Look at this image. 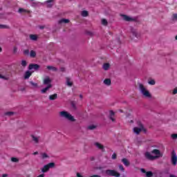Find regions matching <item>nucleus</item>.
I'll use <instances>...</instances> for the list:
<instances>
[{"label":"nucleus","instance_id":"nucleus-1","mask_svg":"<svg viewBox=\"0 0 177 177\" xmlns=\"http://www.w3.org/2000/svg\"><path fill=\"white\" fill-rule=\"evenodd\" d=\"M150 152H146L145 153V158L147 160H150L151 161H153L154 160H157V158H160V157H162V153H161V151L159 149H153ZM154 154V156L151 155Z\"/></svg>","mask_w":177,"mask_h":177},{"label":"nucleus","instance_id":"nucleus-2","mask_svg":"<svg viewBox=\"0 0 177 177\" xmlns=\"http://www.w3.org/2000/svg\"><path fill=\"white\" fill-rule=\"evenodd\" d=\"M138 88L140 92V93L144 96V97H147V99H151V93H150V91L146 88L145 85H143L142 83H138Z\"/></svg>","mask_w":177,"mask_h":177},{"label":"nucleus","instance_id":"nucleus-3","mask_svg":"<svg viewBox=\"0 0 177 177\" xmlns=\"http://www.w3.org/2000/svg\"><path fill=\"white\" fill-rule=\"evenodd\" d=\"M59 116L62 118H65L66 120H68V121H71V122H75V120L74 119V116H73L71 114L66 111L59 112Z\"/></svg>","mask_w":177,"mask_h":177},{"label":"nucleus","instance_id":"nucleus-4","mask_svg":"<svg viewBox=\"0 0 177 177\" xmlns=\"http://www.w3.org/2000/svg\"><path fill=\"white\" fill-rule=\"evenodd\" d=\"M105 174H106L108 176H115V177L121 176V174L115 170L107 169L106 170Z\"/></svg>","mask_w":177,"mask_h":177},{"label":"nucleus","instance_id":"nucleus-5","mask_svg":"<svg viewBox=\"0 0 177 177\" xmlns=\"http://www.w3.org/2000/svg\"><path fill=\"white\" fill-rule=\"evenodd\" d=\"M171 162L174 167H176L177 164V156L176 152L174 150L171 151Z\"/></svg>","mask_w":177,"mask_h":177},{"label":"nucleus","instance_id":"nucleus-6","mask_svg":"<svg viewBox=\"0 0 177 177\" xmlns=\"http://www.w3.org/2000/svg\"><path fill=\"white\" fill-rule=\"evenodd\" d=\"M41 68V66L38 64H30L28 66V70H35V71H38Z\"/></svg>","mask_w":177,"mask_h":177},{"label":"nucleus","instance_id":"nucleus-7","mask_svg":"<svg viewBox=\"0 0 177 177\" xmlns=\"http://www.w3.org/2000/svg\"><path fill=\"white\" fill-rule=\"evenodd\" d=\"M142 131L144 132V133H147V129H141L140 127H134L133 129V131L134 132V133H136V135H139V133H140Z\"/></svg>","mask_w":177,"mask_h":177},{"label":"nucleus","instance_id":"nucleus-8","mask_svg":"<svg viewBox=\"0 0 177 177\" xmlns=\"http://www.w3.org/2000/svg\"><path fill=\"white\" fill-rule=\"evenodd\" d=\"M43 84L44 85H47V86H49V85H52V79H50V77L46 76L43 80Z\"/></svg>","mask_w":177,"mask_h":177},{"label":"nucleus","instance_id":"nucleus-9","mask_svg":"<svg viewBox=\"0 0 177 177\" xmlns=\"http://www.w3.org/2000/svg\"><path fill=\"white\" fill-rule=\"evenodd\" d=\"M122 17L124 21H136V19L132 18L128 15H122Z\"/></svg>","mask_w":177,"mask_h":177},{"label":"nucleus","instance_id":"nucleus-10","mask_svg":"<svg viewBox=\"0 0 177 177\" xmlns=\"http://www.w3.org/2000/svg\"><path fill=\"white\" fill-rule=\"evenodd\" d=\"M130 31L132 35L136 37V38H139V37H140V35L138 32V30H136V29L133 28V27H130Z\"/></svg>","mask_w":177,"mask_h":177},{"label":"nucleus","instance_id":"nucleus-11","mask_svg":"<svg viewBox=\"0 0 177 177\" xmlns=\"http://www.w3.org/2000/svg\"><path fill=\"white\" fill-rule=\"evenodd\" d=\"M95 146H96V147H97V149H99L102 151L104 152V146H103V145L99 142H95Z\"/></svg>","mask_w":177,"mask_h":177},{"label":"nucleus","instance_id":"nucleus-12","mask_svg":"<svg viewBox=\"0 0 177 177\" xmlns=\"http://www.w3.org/2000/svg\"><path fill=\"white\" fill-rule=\"evenodd\" d=\"M32 74V72L30 71H27L26 73H25V75H24V79L25 80H28V78H30V77H31Z\"/></svg>","mask_w":177,"mask_h":177},{"label":"nucleus","instance_id":"nucleus-13","mask_svg":"<svg viewBox=\"0 0 177 177\" xmlns=\"http://www.w3.org/2000/svg\"><path fill=\"white\" fill-rule=\"evenodd\" d=\"M102 68L105 71H107L108 70H110V64L109 63H105L102 65Z\"/></svg>","mask_w":177,"mask_h":177},{"label":"nucleus","instance_id":"nucleus-14","mask_svg":"<svg viewBox=\"0 0 177 177\" xmlns=\"http://www.w3.org/2000/svg\"><path fill=\"white\" fill-rule=\"evenodd\" d=\"M122 162H123V164H124L126 167H129V165H131L129 160H128V159L127 158L122 159Z\"/></svg>","mask_w":177,"mask_h":177},{"label":"nucleus","instance_id":"nucleus-15","mask_svg":"<svg viewBox=\"0 0 177 177\" xmlns=\"http://www.w3.org/2000/svg\"><path fill=\"white\" fill-rule=\"evenodd\" d=\"M29 55L32 59L37 57V52H35L34 50H30Z\"/></svg>","mask_w":177,"mask_h":177},{"label":"nucleus","instance_id":"nucleus-16","mask_svg":"<svg viewBox=\"0 0 177 177\" xmlns=\"http://www.w3.org/2000/svg\"><path fill=\"white\" fill-rule=\"evenodd\" d=\"M58 23H59V24H62V23L67 24L70 23V20L66 19H62L58 21Z\"/></svg>","mask_w":177,"mask_h":177},{"label":"nucleus","instance_id":"nucleus-17","mask_svg":"<svg viewBox=\"0 0 177 177\" xmlns=\"http://www.w3.org/2000/svg\"><path fill=\"white\" fill-rule=\"evenodd\" d=\"M52 86H53L52 85L47 86L46 88L41 89V92L42 93H46V91H49V89H50V88H52Z\"/></svg>","mask_w":177,"mask_h":177},{"label":"nucleus","instance_id":"nucleus-18","mask_svg":"<svg viewBox=\"0 0 177 177\" xmlns=\"http://www.w3.org/2000/svg\"><path fill=\"white\" fill-rule=\"evenodd\" d=\"M104 85H107V86H110L111 85V79H105L104 80Z\"/></svg>","mask_w":177,"mask_h":177},{"label":"nucleus","instance_id":"nucleus-19","mask_svg":"<svg viewBox=\"0 0 177 177\" xmlns=\"http://www.w3.org/2000/svg\"><path fill=\"white\" fill-rule=\"evenodd\" d=\"M32 140H33V142H35V143H39V138H38V137L32 135L31 136Z\"/></svg>","mask_w":177,"mask_h":177},{"label":"nucleus","instance_id":"nucleus-20","mask_svg":"<svg viewBox=\"0 0 177 177\" xmlns=\"http://www.w3.org/2000/svg\"><path fill=\"white\" fill-rule=\"evenodd\" d=\"M57 99V94L56 93L49 95L50 100H56Z\"/></svg>","mask_w":177,"mask_h":177},{"label":"nucleus","instance_id":"nucleus-21","mask_svg":"<svg viewBox=\"0 0 177 177\" xmlns=\"http://www.w3.org/2000/svg\"><path fill=\"white\" fill-rule=\"evenodd\" d=\"M49 171V166L48 165H46L44 166V168L41 169V172L45 173L48 172Z\"/></svg>","mask_w":177,"mask_h":177},{"label":"nucleus","instance_id":"nucleus-22","mask_svg":"<svg viewBox=\"0 0 177 177\" xmlns=\"http://www.w3.org/2000/svg\"><path fill=\"white\" fill-rule=\"evenodd\" d=\"M66 85H68V86H73V82L70 77H66Z\"/></svg>","mask_w":177,"mask_h":177},{"label":"nucleus","instance_id":"nucleus-23","mask_svg":"<svg viewBox=\"0 0 177 177\" xmlns=\"http://www.w3.org/2000/svg\"><path fill=\"white\" fill-rule=\"evenodd\" d=\"M47 70H52V71H57V68L53 66H48Z\"/></svg>","mask_w":177,"mask_h":177},{"label":"nucleus","instance_id":"nucleus-24","mask_svg":"<svg viewBox=\"0 0 177 177\" xmlns=\"http://www.w3.org/2000/svg\"><path fill=\"white\" fill-rule=\"evenodd\" d=\"M101 23H102V26H109V22L107 21V19H102L101 20Z\"/></svg>","mask_w":177,"mask_h":177},{"label":"nucleus","instance_id":"nucleus-25","mask_svg":"<svg viewBox=\"0 0 177 177\" xmlns=\"http://www.w3.org/2000/svg\"><path fill=\"white\" fill-rule=\"evenodd\" d=\"M82 16L83 17H88V16H89V12H88L86 10H83L82 11Z\"/></svg>","mask_w":177,"mask_h":177},{"label":"nucleus","instance_id":"nucleus-26","mask_svg":"<svg viewBox=\"0 0 177 177\" xmlns=\"http://www.w3.org/2000/svg\"><path fill=\"white\" fill-rule=\"evenodd\" d=\"M23 54L24 55V56H30V50H24Z\"/></svg>","mask_w":177,"mask_h":177},{"label":"nucleus","instance_id":"nucleus-27","mask_svg":"<svg viewBox=\"0 0 177 177\" xmlns=\"http://www.w3.org/2000/svg\"><path fill=\"white\" fill-rule=\"evenodd\" d=\"M30 38L32 39V41H37L38 37L35 35H30Z\"/></svg>","mask_w":177,"mask_h":177},{"label":"nucleus","instance_id":"nucleus-28","mask_svg":"<svg viewBox=\"0 0 177 177\" xmlns=\"http://www.w3.org/2000/svg\"><path fill=\"white\" fill-rule=\"evenodd\" d=\"M137 125L140 127V128H141L142 129H146V128H145L143 124H142L140 121L137 122Z\"/></svg>","mask_w":177,"mask_h":177},{"label":"nucleus","instance_id":"nucleus-29","mask_svg":"<svg viewBox=\"0 0 177 177\" xmlns=\"http://www.w3.org/2000/svg\"><path fill=\"white\" fill-rule=\"evenodd\" d=\"M88 129H89L90 131H93V129H96V126L95 125H90L87 127Z\"/></svg>","mask_w":177,"mask_h":177},{"label":"nucleus","instance_id":"nucleus-30","mask_svg":"<svg viewBox=\"0 0 177 177\" xmlns=\"http://www.w3.org/2000/svg\"><path fill=\"white\" fill-rule=\"evenodd\" d=\"M71 107H73L74 110H77V106L75 105V102L74 101H72L71 102Z\"/></svg>","mask_w":177,"mask_h":177},{"label":"nucleus","instance_id":"nucleus-31","mask_svg":"<svg viewBox=\"0 0 177 177\" xmlns=\"http://www.w3.org/2000/svg\"><path fill=\"white\" fill-rule=\"evenodd\" d=\"M13 114H15V112H12V111L6 112L4 113V115H8V117H12V115H13Z\"/></svg>","mask_w":177,"mask_h":177},{"label":"nucleus","instance_id":"nucleus-32","mask_svg":"<svg viewBox=\"0 0 177 177\" xmlns=\"http://www.w3.org/2000/svg\"><path fill=\"white\" fill-rule=\"evenodd\" d=\"M41 158L44 160L45 158H49V156L46 153H44L41 154Z\"/></svg>","mask_w":177,"mask_h":177},{"label":"nucleus","instance_id":"nucleus-33","mask_svg":"<svg viewBox=\"0 0 177 177\" xmlns=\"http://www.w3.org/2000/svg\"><path fill=\"white\" fill-rule=\"evenodd\" d=\"M146 176L147 177H152L153 176V172L152 171H147L146 172Z\"/></svg>","mask_w":177,"mask_h":177},{"label":"nucleus","instance_id":"nucleus-34","mask_svg":"<svg viewBox=\"0 0 177 177\" xmlns=\"http://www.w3.org/2000/svg\"><path fill=\"white\" fill-rule=\"evenodd\" d=\"M48 168H55V162H50L47 165Z\"/></svg>","mask_w":177,"mask_h":177},{"label":"nucleus","instance_id":"nucleus-35","mask_svg":"<svg viewBox=\"0 0 177 177\" xmlns=\"http://www.w3.org/2000/svg\"><path fill=\"white\" fill-rule=\"evenodd\" d=\"M38 5H39V2H32L31 6H32V8H37Z\"/></svg>","mask_w":177,"mask_h":177},{"label":"nucleus","instance_id":"nucleus-36","mask_svg":"<svg viewBox=\"0 0 177 177\" xmlns=\"http://www.w3.org/2000/svg\"><path fill=\"white\" fill-rule=\"evenodd\" d=\"M148 84H149V85H156V80H151L148 82Z\"/></svg>","mask_w":177,"mask_h":177},{"label":"nucleus","instance_id":"nucleus-37","mask_svg":"<svg viewBox=\"0 0 177 177\" xmlns=\"http://www.w3.org/2000/svg\"><path fill=\"white\" fill-rule=\"evenodd\" d=\"M21 66L23 67H26L27 66V61L26 60H22L21 61Z\"/></svg>","mask_w":177,"mask_h":177},{"label":"nucleus","instance_id":"nucleus-38","mask_svg":"<svg viewBox=\"0 0 177 177\" xmlns=\"http://www.w3.org/2000/svg\"><path fill=\"white\" fill-rule=\"evenodd\" d=\"M18 12H19V13H26V12H27V10L24 8H19Z\"/></svg>","mask_w":177,"mask_h":177},{"label":"nucleus","instance_id":"nucleus-39","mask_svg":"<svg viewBox=\"0 0 177 177\" xmlns=\"http://www.w3.org/2000/svg\"><path fill=\"white\" fill-rule=\"evenodd\" d=\"M11 161H12V162H19V158H11Z\"/></svg>","mask_w":177,"mask_h":177},{"label":"nucleus","instance_id":"nucleus-40","mask_svg":"<svg viewBox=\"0 0 177 177\" xmlns=\"http://www.w3.org/2000/svg\"><path fill=\"white\" fill-rule=\"evenodd\" d=\"M119 169H120V171H122V172L125 171V169L124 168V166H122V165H119Z\"/></svg>","mask_w":177,"mask_h":177},{"label":"nucleus","instance_id":"nucleus-41","mask_svg":"<svg viewBox=\"0 0 177 177\" xmlns=\"http://www.w3.org/2000/svg\"><path fill=\"white\" fill-rule=\"evenodd\" d=\"M115 113L113 111H109V117H114Z\"/></svg>","mask_w":177,"mask_h":177},{"label":"nucleus","instance_id":"nucleus-42","mask_svg":"<svg viewBox=\"0 0 177 177\" xmlns=\"http://www.w3.org/2000/svg\"><path fill=\"white\" fill-rule=\"evenodd\" d=\"M0 78H1V80H6V81H8V80H9V77H5V76L1 75V74H0Z\"/></svg>","mask_w":177,"mask_h":177},{"label":"nucleus","instance_id":"nucleus-43","mask_svg":"<svg viewBox=\"0 0 177 177\" xmlns=\"http://www.w3.org/2000/svg\"><path fill=\"white\" fill-rule=\"evenodd\" d=\"M13 53H14V55H16V53H17V46H14Z\"/></svg>","mask_w":177,"mask_h":177},{"label":"nucleus","instance_id":"nucleus-44","mask_svg":"<svg viewBox=\"0 0 177 177\" xmlns=\"http://www.w3.org/2000/svg\"><path fill=\"white\" fill-rule=\"evenodd\" d=\"M117 159V153H113L112 155V160H115Z\"/></svg>","mask_w":177,"mask_h":177},{"label":"nucleus","instance_id":"nucleus-45","mask_svg":"<svg viewBox=\"0 0 177 177\" xmlns=\"http://www.w3.org/2000/svg\"><path fill=\"white\" fill-rule=\"evenodd\" d=\"M109 120H111L113 122H115V119L113 116H109Z\"/></svg>","mask_w":177,"mask_h":177},{"label":"nucleus","instance_id":"nucleus-46","mask_svg":"<svg viewBox=\"0 0 177 177\" xmlns=\"http://www.w3.org/2000/svg\"><path fill=\"white\" fill-rule=\"evenodd\" d=\"M172 139H177V134H171Z\"/></svg>","mask_w":177,"mask_h":177},{"label":"nucleus","instance_id":"nucleus-47","mask_svg":"<svg viewBox=\"0 0 177 177\" xmlns=\"http://www.w3.org/2000/svg\"><path fill=\"white\" fill-rule=\"evenodd\" d=\"M60 71H62V73H64V71H66V68L64 67L60 68Z\"/></svg>","mask_w":177,"mask_h":177},{"label":"nucleus","instance_id":"nucleus-48","mask_svg":"<svg viewBox=\"0 0 177 177\" xmlns=\"http://www.w3.org/2000/svg\"><path fill=\"white\" fill-rule=\"evenodd\" d=\"M173 19H174V20H177V14L173 15Z\"/></svg>","mask_w":177,"mask_h":177},{"label":"nucleus","instance_id":"nucleus-49","mask_svg":"<svg viewBox=\"0 0 177 177\" xmlns=\"http://www.w3.org/2000/svg\"><path fill=\"white\" fill-rule=\"evenodd\" d=\"M176 93H177V87L174 88L173 91V95H176Z\"/></svg>","mask_w":177,"mask_h":177},{"label":"nucleus","instance_id":"nucleus-50","mask_svg":"<svg viewBox=\"0 0 177 177\" xmlns=\"http://www.w3.org/2000/svg\"><path fill=\"white\" fill-rule=\"evenodd\" d=\"M8 26L6 25H1L0 24V28H7Z\"/></svg>","mask_w":177,"mask_h":177},{"label":"nucleus","instance_id":"nucleus-51","mask_svg":"<svg viewBox=\"0 0 177 177\" xmlns=\"http://www.w3.org/2000/svg\"><path fill=\"white\" fill-rule=\"evenodd\" d=\"M30 84H31V85H32V86H37V84L36 83L30 82Z\"/></svg>","mask_w":177,"mask_h":177},{"label":"nucleus","instance_id":"nucleus-52","mask_svg":"<svg viewBox=\"0 0 177 177\" xmlns=\"http://www.w3.org/2000/svg\"><path fill=\"white\" fill-rule=\"evenodd\" d=\"M141 172H142V174H146V170L145 169H140Z\"/></svg>","mask_w":177,"mask_h":177},{"label":"nucleus","instance_id":"nucleus-53","mask_svg":"<svg viewBox=\"0 0 177 177\" xmlns=\"http://www.w3.org/2000/svg\"><path fill=\"white\" fill-rule=\"evenodd\" d=\"M155 177H163L162 176V173L160 172L159 176H156Z\"/></svg>","mask_w":177,"mask_h":177},{"label":"nucleus","instance_id":"nucleus-54","mask_svg":"<svg viewBox=\"0 0 177 177\" xmlns=\"http://www.w3.org/2000/svg\"><path fill=\"white\" fill-rule=\"evenodd\" d=\"M77 177H82V176L81 175V174L77 173Z\"/></svg>","mask_w":177,"mask_h":177},{"label":"nucleus","instance_id":"nucleus-55","mask_svg":"<svg viewBox=\"0 0 177 177\" xmlns=\"http://www.w3.org/2000/svg\"><path fill=\"white\" fill-rule=\"evenodd\" d=\"M39 28H40L41 30H44V28H45V26H39Z\"/></svg>","mask_w":177,"mask_h":177},{"label":"nucleus","instance_id":"nucleus-56","mask_svg":"<svg viewBox=\"0 0 177 177\" xmlns=\"http://www.w3.org/2000/svg\"><path fill=\"white\" fill-rule=\"evenodd\" d=\"M2 177H8V174H4L2 175Z\"/></svg>","mask_w":177,"mask_h":177},{"label":"nucleus","instance_id":"nucleus-57","mask_svg":"<svg viewBox=\"0 0 177 177\" xmlns=\"http://www.w3.org/2000/svg\"><path fill=\"white\" fill-rule=\"evenodd\" d=\"M170 177H176V176L174 175V174H170L169 175Z\"/></svg>","mask_w":177,"mask_h":177},{"label":"nucleus","instance_id":"nucleus-58","mask_svg":"<svg viewBox=\"0 0 177 177\" xmlns=\"http://www.w3.org/2000/svg\"><path fill=\"white\" fill-rule=\"evenodd\" d=\"M33 154H34V156H37V154H38V151L33 153Z\"/></svg>","mask_w":177,"mask_h":177},{"label":"nucleus","instance_id":"nucleus-59","mask_svg":"<svg viewBox=\"0 0 177 177\" xmlns=\"http://www.w3.org/2000/svg\"><path fill=\"white\" fill-rule=\"evenodd\" d=\"M119 111H120V113H124V111H122V109H120Z\"/></svg>","mask_w":177,"mask_h":177},{"label":"nucleus","instance_id":"nucleus-60","mask_svg":"<svg viewBox=\"0 0 177 177\" xmlns=\"http://www.w3.org/2000/svg\"><path fill=\"white\" fill-rule=\"evenodd\" d=\"M80 99H82V97H82V95L80 94Z\"/></svg>","mask_w":177,"mask_h":177},{"label":"nucleus","instance_id":"nucleus-61","mask_svg":"<svg viewBox=\"0 0 177 177\" xmlns=\"http://www.w3.org/2000/svg\"><path fill=\"white\" fill-rule=\"evenodd\" d=\"M0 52H2V48L0 47Z\"/></svg>","mask_w":177,"mask_h":177},{"label":"nucleus","instance_id":"nucleus-62","mask_svg":"<svg viewBox=\"0 0 177 177\" xmlns=\"http://www.w3.org/2000/svg\"><path fill=\"white\" fill-rule=\"evenodd\" d=\"M152 147H156V145H153V146H152Z\"/></svg>","mask_w":177,"mask_h":177},{"label":"nucleus","instance_id":"nucleus-63","mask_svg":"<svg viewBox=\"0 0 177 177\" xmlns=\"http://www.w3.org/2000/svg\"><path fill=\"white\" fill-rule=\"evenodd\" d=\"M91 160H95V158H92Z\"/></svg>","mask_w":177,"mask_h":177},{"label":"nucleus","instance_id":"nucleus-64","mask_svg":"<svg viewBox=\"0 0 177 177\" xmlns=\"http://www.w3.org/2000/svg\"><path fill=\"white\" fill-rule=\"evenodd\" d=\"M175 38H176V39H177V35H176V37H175Z\"/></svg>","mask_w":177,"mask_h":177}]
</instances>
